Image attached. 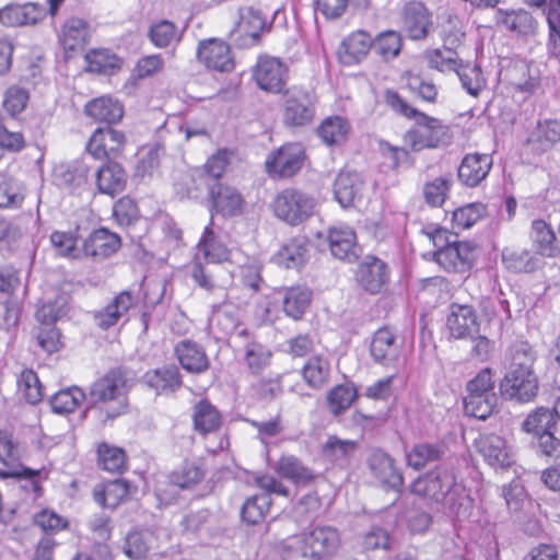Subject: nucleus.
I'll use <instances>...</instances> for the list:
<instances>
[{"mask_svg": "<svg viewBox=\"0 0 560 560\" xmlns=\"http://www.w3.org/2000/svg\"><path fill=\"white\" fill-rule=\"evenodd\" d=\"M386 104L396 113L415 119V127L405 137L412 150L439 147L447 136V127L439 119L430 117L411 107L400 95L392 90L385 92Z\"/></svg>", "mask_w": 560, "mask_h": 560, "instance_id": "obj_1", "label": "nucleus"}, {"mask_svg": "<svg viewBox=\"0 0 560 560\" xmlns=\"http://www.w3.org/2000/svg\"><path fill=\"white\" fill-rule=\"evenodd\" d=\"M429 241L436 248L434 260L447 272L465 273L472 267L476 259V247L465 241H457L456 236L444 229H434L427 232Z\"/></svg>", "mask_w": 560, "mask_h": 560, "instance_id": "obj_2", "label": "nucleus"}, {"mask_svg": "<svg viewBox=\"0 0 560 560\" xmlns=\"http://www.w3.org/2000/svg\"><path fill=\"white\" fill-rule=\"evenodd\" d=\"M411 491L434 502L444 503L451 510H454L456 500L464 490L456 482V477L452 470L438 467L419 477L412 483Z\"/></svg>", "mask_w": 560, "mask_h": 560, "instance_id": "obj_3", "label": "nucleus"}, {"mask_svg": "<svg viewBox=\"0 0 560 560\" xmlns=\"http://www.w3.org/2000/svg\"><path fill=\"white\" fill-rule=\"evenodd\" d=\"M125 384L124 377L113 371L91 385L89 398L93 404H102L101 410L106 415V419L115 418L125 411Z\"/></svg>", "mask_w": 560, "mask_h": 560, "instance_id": "obj_4", "label": "nucleus"}, {"mask_svg": "<svg viewBox=\"0 0 560 560\" xmlns=\"http://www.w3.org/2000/svg\"><path fill=\"white\" fill-rule=\"evenodd\" d=\"M316 202L310 195L293 188L282 190L273 201L277 218L291 225H298L310 218Z\"/></svg>", "mask_w": 560, "mask_h": 560, "instance_id": "obj_5", "label": "nucleus"}, {"mask_svg": "<svg viewBox=\"0 0 560 560\" xmlns=\"http://www.w3.org/2000/svg\"><path fill=\"white\" fill-rule=\"evenodd\" d=\"M315 97L307 90L291 86L284 92L282 119L291 127H302L311 124L315 117Z\"/></svg>", "mask_w": 560, "mask_h": 560, "instance_id": "obj_6", "label": "nucleus"}, {"mask_svg": "<svg viewBox=\"0 0 560 560\" xmlns=\"http://www.w3.org/2000/svg\"><path fill=\"white\" fill-rule=\"evenodd\" d=\"M305 151L300 143H287L268 155L265 162L267 173L273 178L294 176L304 163Z\"/></svg>", "mask_w": 560, "mask_h": 560, "instance_id": "obj_7", "label": "nucleus"}, {"mask_svg": "<svg viewBox=\"0 0 560 560\" xmlns=\"http://www.w3.org/2000/svg\"><path fill=\"white\" fill-rule=\"evenodd\" d=\"M288 67L281 59L267 55L259 56L253 70L257 86L271 94L282 92L288 81Z\"/></svg>", "mask_w": 560, "mask_h": 560, "instance_id": "obj_8", "label": "nucleus"}, {"mask_svg": "<svg viewBox=\"0 0 560 560\" xmlns=\"http://www.w3.org/2000/svg\"><path fill=\"white\" fill-rule=\"evenodd\" d=\"M503 396L518 402L533 400L538 393V378L535 372L510 371L500 383Z\"/></svg>", "mask_w": 560, "mask_h": 560, "instance_id": "obj_9", "label": "nucleus"}, {"mask_svg": "<svg viewBox=\"0 0 560 560\" xmlns=\"http://www.w3.org/2000/svg\"><path fill=\"white\" fill-rule=\"evenodd\" d=\"M24 455V448L14 436L0 430V463L5 468L0 469V478H20V477H34L36 471L28 468H20L19 462Z\"/></svg>", "mask_w": 560, "mask_h": 560, "instance_id": "obj_10", "label": "nucleus"}, {"mask_svg": "<svg viewBox=\"0 0 560 560\" xmlns=\"http://www.w3.org/2000/svg\"><path fill=\"white\" fill-rule=\"evenodd\" d=\"M126 143L125 135L116 129L97 128L90 138L88 151L97 159L117 156Z\"/></svg>", "mask_w": 560, "mask_h": 560, "instance_id": "obj_11", "label": "nucleus"}, {"mask_svg": "<svg viewBox=\"0 0 560 560\" xmlns=\"http://www.w3.org/2000/svg\"><path fill=\"white\" fill-rule=\"evenodd\" d=\"M303 535L314 560H327L335 556L340 547L339 534L330 526H318Z\"/></svg>", "mask_w": 560, "mask_h": 560, "instance_id": "obj_12", "label": "nucleus"}, {"mask_svg": "<svg viewBox=\"0 0 560 560\" xmlns=\"http://www.w3.org/2000/svg\"><path fill=\"white\" fill-rule=\"evenodd\" d=\"M197 56L207 68L212 70L223 72L230 71L234 67L230 47L223 40L211 38L201 42Z\"/></svg>", "mask_w": 560, "mask_h": 560, "instance_id": "obj_13", "label": "nucleus"}, {"mask_svg": "<svg viewBox=\"0 0 560 560\" xmlns=\"http://www.w3.org/2000/svg\"><path fill=\"white\" fill-rule=\"evenodd\" d=\"M365 182L363 177L351 171H341L334 184V195L342 208L354 206L363 197Z\"/></svg>", "mask_w": 560, "mask_h": 560, "instance_id": "obj_14", "label": "nucleus"}, {"mask_svg": "<svg viewBox=\"0 0 560 560\" xmlns=\"http://www.w3.org/2000/svg\"><path fill=\"white\" fill-rule=\"evenodd\" d=\"M388 278L386 264L376 257H366L357 271L359 284L372 294L381 292Z\"/></svg>", "mask_w": 560, "mask_h": 560, "instance_id": "obj_15", "label": "nucleus"}, {"mask_svg": "<svg viewBox=\"0 0 560 560\" xmlns=\"http://www.w3.org/2000/svg\"><path fill=\"white\" fill-rule=\"evenodd\" d=\"M137 303V298L130 291H121L101 311L96 312L94 319L102 329H108L127 315Z\"/></svg>", "mask_w": 560, "mask_h": 560, "instance_id": "obj_16", "label": "nucleus"}, {"mask_svg": "<svg viewBox=\"0 0 560 560\" xmlns=\"http://www.w3.org/2000/svg\"><path fill=\"white\" fill-rule=\"evenodd\" d=\"M478 453L493 468H503L510 465V448L506 441L495 434L480 435L476 440Z\"/></svg>", "mask_w": 560, "mask_h": 560, "instance_id": "obj_17", "label": "nucleus"}, {"mask_svg": "<svg viewBox=\"0 0 560 560\" xmlns=\"http://www.w3.org/2000/svg\"><path fill=\"white\" fill-rule=\"evenodd\" d=\"M120 245V237L116 233L107 229H98L84 241L83 253L95 260H102L116 253Z\"/></svg>", "mask_w": 560, "mask_h": 560, "instance_id": "obj_18", "label": "nucleus"}, {"mask_svg": "<svg viewBox=\"0 0 560 560\" xmlns=\"http://www.w3.org/2000/svg\"><path fill=\"white\" fill-rule=\"evenodd\" d=\"M281 298L283 313L293 320H300L311 305L313 293L304 285L282 288L277 292Z\"/></svg>", "mask_w": 560, "mask_h": 560, "instance_id": "obj_19", "label": "nucleus"}, {"mask_svg": "<svg viewBox=\"0 0 560 560\" xmlns=\"http://www.w3.org/2000/svg\"><path fill=\"white\" fill-rule=\"evenodd\" d=\"M451 335L456 339L470 338L478 331L477 316L469 305L453 304L446 319Z\"/></svg>", "mask_w": 560, "mask_h": 560, "instance_id": "obj_20", "label": "nucleus"}, {"mask_svg": "<svg viewBox=\"0 0 560 560\" xmlns=\"http://www.w3.org/2000/svg\"><path fill=\"white\" fill-rule=\"evenodd\" d=\"M369 466L382 485L394 490H399L402 487V474L388 454L374 451L369 458Z\"/></svg>", "mask_w": 560, "mask_h": 560, "instance_id": "obj_21", "label": "nucleus"}, {"mask_svg": "<svg viewBox=\"0 0 560 560\" xmlns=\"http://www.w3.org/2000/svg\"><path fill=\"white\" fill-rule=\"evenodd\" d=\"M491 167L492 158L490 154H467L458 167V178L465 185L475 187L487 177Z\"/></svg>", "mask_w": 560, "mask_h": 560, "instance_id": "obj_22", "label": "nucleus"}, {"mask_svg": "<svg viewBox=\"0 0 560 560\" xmlns=\"http://www.w3.org/2000/svg\"><path fill=\"white\" fill-rule=\"evenodd\" d=\"M46 10L36 3L8 4L0 9V22L8 26L36 24L45 16Z\"/></svg>", "mask_w": 560, "mask_h": 560, "instance_id": "obj_23", "label": "nucleus"}, {"mask_svg": "<svg viewBox=\"0 0 560 560\" xmlns=\"http://www.w3.org/2000/svg\"><path fill=\"white\" fill-rule=\"evenodd\" d=\"M328 244L331 254L346 261H354L358 257L357 237L349 226H334L328 232Z\"/></svg>", "mask_w": 560, "mask_h": 560, "instance_id": "obj_24", "label": "nucleus"}, {"mask_svg": "<svg viewBox=\"0 0 560 560\" xmlns=\"http://www.w3.org/2000/svg\"><path fill=\"white\" fill-rule=\"evenodd\" d=\"M276 472L296 486H307L316 477L314 471L294 455H282L273 466Z\"/></svg>", "mask_w": 560, "mask_h": 560, "instance_id": "obj_25", "label": "nucleus"}, {"mask_svg": "<svg viewBox=\"0 0 560 560\" xmlns=\"http://www.w3.org/2000/svg\"><path fill=\"white\" fill-rule=\"evenodd\" d=\"M175 353L182 368L189 373L200 374L209 368L205 350L194 341H179L175 347Z\"/></svg>", "mask_w": 560, "mask_h": 560, "instance_id": "obj_26", "label": "nucleus"}, {"mask_svg": "<svg viewBox=\"0 0 560 560\" xmlns=\"http://www.w3.org/2000/svg\"><path fill=\"white\" fill-rule=\"evenodd\" d=\"M529 238L536 254L540 256L555 257L560 252L552 228L541 219L532 222Z\"/></svg>", "mask_w": 560, "mask_h": 560, "instance_id": "obj_27", "label": "nucleus"}, {"mask_svg": "<svg viewBox=\"0 0 560 560\" xmlns=\"http://www.w3.org/2000/svg\"><path fill=\"white\" fill-rule=\"evenodd\" d=\"M370 351L376 362L389 364L398 358L400 343L390 329L381 328L373 336Z\"/></svg>", "mask_w": 560, "mask_h": 560, "instance_id": "obj_28", "label": "nucleus"}, {"mask_svg": "<svg viewBox=\"0 0 560 560\" xmlns=\"http://www.w3.org/2000/svg\"><path fill=\"white\" fill-rule=\"evenodd\" d=\"M494 20L498 25L515 32L520 35H533L536 31V21L532 14L523 9L503 10L498 9L494 12Z\"/></svg>", "mask_w": 560, "mask_h": 560, "instance_id": "obj_29", "label": "nucleus"}, {"mask_svg": "<svg viewBox=\"0 0 560 560\" xmlns=\"http://www.w3.org/2000/svg\"><path fill=\"white\" fill-rule=\"evenodd\" d=\"M212 206L223 217H235L242 213L244 199L233 187L217 185L211 189Z\"/></svg>", "mask_w": 560, "mask_h": 560, "instance_id": "obj_30", "label": "nucleus"}, {"mask_svg": "<svg viewBox=\"0 0 560 560\" xmlns=\"http://www.w3.org/2000/svg\"><path fill=\"white\" fill-rule=\"evenodd\" d=\"M372 47V37L366 32L358 31L342 42L339 58L345 65H353L360 62Z\"/></svg>", "mask_w": 560, "mask_h": 560, "instance_id": "obj_31", "label": "nucleus"}, {"mask_svg": "<svg viewBox=\"0 0 560 560\" xmlns=\"http://www.w3.org/2000/svg\"><path fill=\"white\" fill-rule=\"evenodd\" d=\"M96 185L101 194L114 197L126 186V173L118 163H107L96 172Z\"/></svg>", "mask_w": 560, "mask_h": 560, "instance_id": "obj_32", "label": "nucleus"}, {"mask_svg": "<svg viewBox=\"0 0 560 560\" xmlns=\"http://www.w3.org/2000/svg\"><path fill=\"white\" fill-rule=\"evenodd\" d=\"M143 382L156 394L173 393L182 385L180 374L174 365L148 371L143 376Z\"/></svg>", "mask_w": 560, "mask_h": 560, "instance_id": "obj_33", "label": "nucleus"}, {"mask_svg": "<svg viewBox=\"0 0 560 560\" xmlns=\"http://www.w3.org/2000/svg\"><path fill=\"white\" fill-rule=\"evenodd\" d=\"M85 113L96 121L116 124L122 118L124 108L117 100L101 96L86 104Z\"/></svg>", "mask_w": 560, "mask_h": 560, "instance_id": "obj_34", "label": "nucleus"}, {"mask_svg": "<svg viewBox=\"0 0 560 560\" xmlns=\"http://www.w3.org/2000/svg\"><path fill=\"white\" fill-rule=\"evenodd\" d=\"M429 26V13L420 2H410L404 10V27L411 39L425 37Z\"/></svg>", "mask_w": 560, "mask_h": 560, "instance_id": "obj_35", "label": "nucleus"}, {"mask_svg": "<svg viewBox=\"0 0 560 560\" xmlns=\"http://www.w3.org/2000/svg\"><path fill=\"white\" fill-rule=\"evenodd\" d=\"M89 38L90 28L84 20L71 18L65 22L60 42L66 50L83 48L89 43Z\"/></svg>", "mask_w": 560, "mask_h": 560, "instance_id": "obj_36", "label": "nucleus"}, {"mask_svg": "<svg viewBox=\"0 0 560 560\" xmlns=\"http://www.w3.org/2000/svg\"><path fill=\"white\" fill-rule=\"evenodd\" d=\"M192 422L195 430L206 435L219 430L221 425V415L208 400H200L194 407Z\"/></svg>", "mask_w": 560, "mask_h": 560, "instance_id": "obj_37", "label": "nucleus"}, {"mask_svg": "<svg viewBox=\"0 0 560 560\" xmlns=\"http://www.w3.org/2000/svg\"><path fill=\"white\" fill-rule=\"evenodd\" d=\"M264 24V20L258 12L246 9L241 11L232 33L237 38H244L245 44L253 45L259 39Z\"/></svg>", "mask_w": 560, "mask_h": 560, "instance_id": "obj_38", "label": "nucleus"}, {"mask_svg": "<svg viewBox=\"0 0 560 560\" xmlns=\"http://www.w3.org/2000/svg\"><path fill=\"white\" fill-rule=\"evenodd\" d=\"M307 242L305 237L298 236L285 243L275 255V261L284 268H298L306 258Z\"/></svg>", "mask_w": 560, "mask_h": 560, "instance_id": "obj_39", "label": "nucleus"}, {"mask_svg": "<svg viewBox=\"0 0 560 560\" xmlns=\"http://www.w3.org/2000/svg\"><path fill=\"white\" fill-rule=\"evenodd\" d=\"M350 132V125L343 117H327L318 127L317 135L327 145L343 143Z\"/></svg>", "mask_w": 560, "mask_h": 560, "instance_id": "obj_40", "label": "nucleus"}, {"mask_svg": "<svg viewBox=\"0 0 560 560\" xmlns=\"http://www.w3.org/2000/svg\"><path fill=\"white\" fill-rule=\"evenodd\" d=\"M445 454L441 443H418L407 453V465L413 469H421L428 464L439 460Z\"/></svg>", "mask_w": 560, "mask_h": 560, "instance_id": "obj_41", "label": "nucleus"}, {"mask_svg": "<svg viewBox=\"0 0 560 560\" xmlns=\"http://www.w3.org/2000/svg\"><path fill=\"white\" fill-rule=\"evenodd\" d=\"M557 419L549 408L538 407L527 415L522 423V430L533 438L550 430H557Z\"/></svg>", "mask_w": 560, "mask_h": 560, "instance_id": "obj_42", "label": "nucleus"}, {"mask_svg": "<svg viewBox=\"0 0 560 560\" xmlns=\"http://www.w3.org/2000/svg\"><path fill=\"white\" fill-rule=\"evenodd\" d=\"M502 260L514 272H533L540 266L538 254L527 249L506 248L502 253Z\"/></svg>", "mask_w": 560, "mask_h": 560, "instance_id": "obj_43", "label": "nucleus"}, {"mask_svg": "<svg viewBox=\"0 0 560 560\" xmlns=\"http://www.w3.org/2000/svg\"><path fill=\"white\" fill-rule=\"evenodd\" d=\"M155 542L156 537L151 530L131 532L126 537L124 552L129 559L140 560L147 556Z\"/></svg>", "mask_w": 560, "mask_h": 560, "instance_id": "obj_44", "label": "nucleus"}, {"mask_svg": "<svg viewBox=\"0 0 560 560\" xmlns=\"http://www.w3.org/2000/svg\"><path fill=\"white\" fill-rule=\"evenodd\" d=\"M89 72L113 74L121 67V59L108 49H93L85 55Z\"/></svg>", "mask_w": 560, "mask_h": 560, "instance_id": "obj_45", "label": "nucleus"}, {"mask_svg": "<svg viewBox=\"0 0 560 560\" xmlns=\"http://www.w3.org/2000/svg\"><path fill=\"white\" fill-rule=\"evenodd\" d=\"M197 248L198 255H202L208 262L217 264L229 259V249L217 240L210 225L206 226Z\"/></svg>", "mask_w": 560, "mask_h": 560, "instance_id": "obj_46", "label": "nucleus"}, {"mask_svg": "<svg viewBox=\"0 0 560 560\" xmlns=\"http://www.w3.org/2000/svg\"><path fill=\"white\" fill-rule=\"evenodd\" d=\"M131 493V485L124 479L107 482L101 491H95V501L103 506L114 509Z\"/></svg>", "mask_w": 560, "mask_h": 560, "instance_id": "obj_47", "label": "nucleus"}, {"mask_svg": "<svg viewBox=\"0 0 560 560\" xmlns=\"http://www.w3.org/2000/svg\"><path fill=\"white\" fill-rule=\"evenodd\" d=\"M506 358L510 361L508 370L534 372L533 366L536 360V354L528 342L517 341L513 343L508 350Z\"/></svg>", "mask_w": 560, "mask_h": 560, "instance_id": "obj_48", "label": "nucleus"}, {"mask_svg": "<svg viewBox=\"0 0 560 560\" xmlns=\"http://www.w3.org/2000/svg\"><path fill=\"white\" fill-rule=\"evenodd\" d=\"M25 199V189L15 178L0 173V208H20Z\"/></svg>", "mask_w": 560, "mask_h": 560, "instance_id": "obj_49", "label": "nucleus"}, {"mask_svg": "<svg viewBox=\"0 0 560 560\" xmlns=\"http://www.w3.org/2000/svg\"><path fill=\"white\" fill-rule=\"evenodd\" d=\"M86 398L84 392L77 387H69L56 393L49 400L55 413L67 415L73 412Z\"/></svg>", "mask_w": 560, "mask_h": 560, "instance_id": "obj_50", "label": "nucleus"}, {"mask_svg": "<svg viewBox=\"0 0 560 560\" xmlns=\"http://www.w3.org/2000/svg\"><path fill=\"white\" fill-rule=\"evenodd\" d=\"M149 37L155 47L165 48L177 44L182 38V32L173 22L161 20L151 25Z\"/></svg>", "mask_w": 560, "mask_h": 560, "instance_id": "obj_51", "label": "nucleus"}, {"mask_svg": "<svg viewBox=\"0 0 560 560\" xmlns=\"http://www.w3.org/2000/svg\"><path fill=\"white\" fill-rule=\"evenodd\" d=\"M498 404L497 395L467 394L464 400V408L467 416L485 420L494 410Z\"/></svg>", "mask_w": 560, "mask_h": 560, "instance_id": "obj_52", "label": "nucleus"}, {"mask_svg": "<svg viewBox=\"0 0 560 560\" xmlns=\"http://www.w3.org/2000/svg\"><path fill=\"white\" fill-rule=\"evenodd\" d=\"M329 371V362L320 355H315L307 360L303 368L302 375L307 385L318 388L327 382Z\"/></svg>", "mask_w": 560, "mask_h": 560, "instance_id": "obj_53", "label": "nucleus"}, {"mask_svg": "<svg viewBox=\"0 0 560 560\" xmlns=\"http://www.w3.org/2000/svg\"><path fill=\"white\" fill-rule=\"evenodd\" d=\"M454 48L445 46L443 49L428 50L425 52L428 65L441 72H455L460 65V60Z\"/></svg>", "mask_w": 560, "mask_h": 560, "instance_id": "obj_54", "label": "nucleus"}, {"mask_svg": "<svg viewBox=\"0 0 560 560\" xmlns=\"http://www.w3.org/2000/svg\"><path fill=\"white\" fill-rule=\"evenodd\" d=\"M203 476L205 471L198 462H185L178 469L170 475V481L185 489L200 482Z\"/></svg>", "mask_w": 560, "mask_h": 560, "instance_id": "obj_55", "label": "nucleus"}, {"mask_svg": "<svg viewBox=\"0 0 560 560\" xmlns=\"http://www.w3.org/2000/svg\"><path fill=\"white\" fill-rule=\"evenodd\" d=\"M98 466L109 472H121L126 464L122 448L102 443L97 448Z\"/></svg>", "mask_w": 560, "mask_h": 560, "instance_id": "obj_56", "label": "nucleus"}, {"mask_svg": "<svg viewBox=\"0 0 560 560\" xmlns=\"http://www.w3.org/2000/svg\"><path fill=\"white\" fill-rule=\"evenodd\" d=\"M458 75L462 86L471 95L478 96L479 93L485 89L486 80L481 73L479 67L475 65H460L455 71Z\"/></svg>", "mask_w": 560, "mask_h": 560, "instance_id": "obj_57", "label": "nucleus"}, {"mask_svg": "<svg viewBox=\"0 0 560 560\" xmlns=\"http://www.w3.org/2000/svg\"><path fill=\"white\" fill-rule=\"evenodd\" d=\"M560 140V121L547 119L538 122L533 131L529 142L539 143L541 150H546Z\"/></svg>", "mask_w": 560, "mask_h": 560, "instance_id": "obj_58", "label": "nucleus"}, {"mask_svg": "<svg viewBox=\"0 0 560 560\" xmlns=\"http://www.w3.org/2000/svg\"><path fill=\"white\" fill-rule=\"evenodd\" d=\"M18 390L28 404H37L43 398V387L33 370H24L18 380Z\"/></svg>", "mask_w": 560, "mask_h": 560, "instance_id": "obj_59", "label": "nucleus"}, {"mask_svg": "<svg viewBox=\"0 0 560 560\" xmlns=\"http://www.w3.org/2000/svg\"><path fill=\"white\" fill-rule=\"evenodd\" d=\"M357 398V389L353 385H338L334 387L328 396V409L334 415H340L348 409Z\"/></svg>", "mask_w": 560, "mask_h": 560, "instance_id": "obj_60", "label": "nucleus"}, {"mask_svg": "<svg viewBox=\"0 0 560 560\" xmlns=\"http://www.w3.org/2000/svg\"><path fill=\"white\" fill-rule=\"evenodd\" d=\"M271 505L267 494H257L245 501L242 508V518L248 524H257L264 520Z\"/></svg>", "mask_w": 560, "mask_h": 560, "instance_id": "obj_61", "label": "nucleus"}, {"mask_svg": "<svg viewBox=\"0 0 560 560\" xmlns=\"http://www.w3.org/2000/svg\"><path fill=\"white\" fill-rule=\"evenodd\" d=\"M440 27L445 46L457 47L465 37L464 23L457 15L441 16Z\"/></svg>", "mask_w": 560, "mask_h": 560, "instance_id": "obj_62", "label": "nucleus"}, {"mask_svg": "<svg viewBox=\"0 0 560 560\" xmlns=\"http://www.w3.org/2000/svg\"><path fill=\"white\" fill-rule=\"evenodd\" d=\"M28 101L30 93L25 88L11 85L3 93L2 106L11 117H15L26 108Z\"/></svg>", "mask_w": 560, "mask_h": 560, "instance_id": "obj_63", "label": "nucleus"}, {"mask_svg": "<svg viewBox=\"0 0 560 560\" xmlns=\"http://www.w3.org/2000/svg\"><path fill=\"white\" fill-rule=\"evenodd\" d=\"M304 535L288 537L283 541L282 560H314Z\"/></svg>", "mask_w": 560, "mask_h": 560, "instance_id": "obj_64", "label": "nucleus"}]
</instances>
